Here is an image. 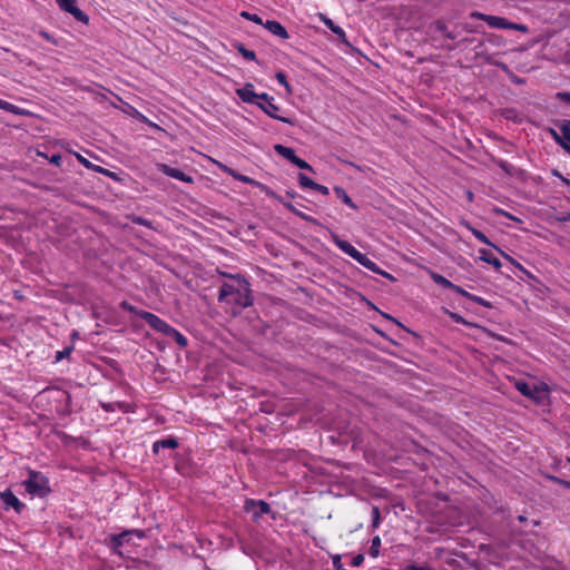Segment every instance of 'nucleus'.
Segmentation results:
<instances>
[{
	"label": "nucleus",
	"mask_w": 570,
	"mask_h": 570,
	"mask_svg": "<svg viewBox=\"0 0 570 570\" xmlns=\"http://www.w3.org/2000/svg\"><path fill=\"white\" fill-rule=\"evenodd\" d=\"M294 166H296L297 168L299 169H304V170H308L311 173H314V169L313 167L304 159L299 158V157H295V159L293 160L292 163Z\"/></svg>",
	"instance_id": "obj_39"
},
{
	"label": "nucleus",
	"mask_w": 570,
	"mask_h": 570,
	"mask_svg": "<svg viewBox=\"0 0 570 570\" xmlns=\"http://www.w3.org/2000/svg\"><path fill=\"white\" fill-rule=\"evenodd\" d=\"M235 92L243 102L257 106L258 108L259 105L274 101V97L267 92L256 94L252 82H246L242 88H237Z\"/></svg>",
	"instance_id": "obj_3"
},
{
	"label": "nucleus",
	"mask_w": 570,
	"mask_h": 570,
	"mask_svg": "<svg viewBox=\"0 0 570 570\" xmlns=\"http://www.w3.org/2000/svg\"><path fill=\"white\" fill-rule=\"evenodd\" d=\"M271 33L282 38V39H288L289 33L287 32L286 28L276 20H267L263 24Z\"/></svg>",
	"instance_id": "obj_17"
},
{
	"label": "nucleus",
	"mask_w": 570,
	"mask_h": 570,
	"mask_svg": "<svg viewBox=\"0 0 570 570\" xmlns=\"http://www.w3.org/2000/svg\"><path fill=\"white\" fill-rule=\"evenodd\" d=\"M78 161L83 165L86 168L90 169V168H94V164L91 161H89L87 158H85L83 156H81L80 154L76 153L75 154Z\"/></svg>",
	"instance_id": "obj_48"
},
{
	"label": "nucleus",
	"mask_w": 570,
	"mask_h": 570,
	"mask_svg": "<svg viewBox=\"0 0 570 570\" xmlns=\"http://www.w3.org/2000/svg\"><path fill=\"white\" fill-rule=\"evenodd\" d=\"M353 259H355L358 264H361L365 268L372 271L373 273H381L380 266L376 263H374L372 259H370L365 254L361 253L360 250Z\"/></svg>",
	"instance_id": "obj_22"
},
{
	"label": "nucleus",
	"mask_w": 570,
	"mask_h": 570,
	"mask_svg": "<svg viewBox=\"0 0 570 570\" xmlns=\"http://www.w3.org/2000/svg\"><path fill=\"white\" fill-rule=\"evenodd\" d=\"M0 109L11 112L13 115H20V116H24V115L29 114L27 110L21 109L18 106H16L11 102L4 101L2 99H0Z\"/></svg>",
	"instance_id": "obj_29"
},
{
	"label": "nucleus",
	"mask_w": 570,
	"mask_h": 570,
	"mask_svg": "<svg viewBox=\"0 0 570 570\" xmlns=\"http://www.w3.org/2000/svg\"><path fill=\"white\" fill-rule=\"evenodd\" d=\"M493 163L504 171V174H507L508 176H517L519 177L520 175H523L524 174V170L523 169H519V168H515L512 164L508 163L507 160L504 159H493Z\"/></svg>",
	"instance_id": "obj_20"
},
{
	"label": "nucleus",
	"mask_w": 570,
	"mask_h": 570,
	"mask_svg": "<svg viewBox=\"0 0 570 570\" xmlns=\"http://www.w3.org/2000/svg\"><path fill=\"white\" fill-rule=\"evenodd\" d=\"M470 17L472 19H478V20H482L484 22H487V19L489 17V14H485V13H482V12H479V11H473L470 13Z\"/></svg>",
	"instance_id": "obj_54"
},
{
	"label": "nucleus",
	"mask_w": 570,
	"mask_h": 570,
	"mask_svg": "<svg viewBox=\"0 0 570 570\" xmlns=\"http://www.w3.org/2000/svg\"><path fill=\"white\" fill-rule=\"evenodd\" d=\"M517 390L523 395L531 400L539 401L538 394L547 389L539 387L538 385L530 384L525 381H518L515 383Z\"/></svg>",
	"instance_id": "obj_12"
},
{
	"label": "nucleus",
	"mask_w": 570,
	"mask_h": 570,
	"mask_svg": "<svg viewBox=\"0 0 570 570\" xmlns=\"http://www.w3.org/2000/svg\"><path fill=\"white\" fill-rule=\"evenodd\" d=\"M322 21L334 35L337 36L342 43L348 45L346 33L340 26H337L332 19L327 18L326 16H322Z\"/></svg>",
	"instance_id": "obj_19"
},
{
	"label": "nucleus",
	"mask_w": 570,
	"mask_h": 570,
	"mask_svg": "<svg viewBox=\"0 0 570 570\" xmlns=\"http://www.w3.org/2000/svg\"><path fill=\"white\" fill-rule=\"evenodd\" d=\"M139 317L144 320L153 330L159 333H161L164 331V327H166V325L168 324L156 314L147 311H140Z\"/></svg>",
	"instance_id": "obj_13"
},
{
	"label": "nucleus",
	"mask_w": 570,
	"mask_h": 570,
	"mask_svg": "<svg viewBox=\"0 0 570 570\" xmlns=\"http://www.w3.org/2000/svg\"><path fill=\"white\" fill-rule=\"evenodd\" d=\"M56 3L62 11L70 13L77 21L88 23L89 17L77 7V0H56Z\"/></svg>",
	"instance_id": "obj_7"
},
{
	"label": "nucleus",
	"mask_w": 570,
	"mask_h": 570,
	"mask_svg": "<svg viewBox=\"0 0 570 570\" xmlns=\"http://www.w3.org/2000/svg\"><path fill=\"white\" fill-rule=\"evenodd\" d=\"M468 228L471 230L472 235L479 240L481 242L482 244H485L488 246H491L495 249V247H498L497 245H494L488 237L487 235L481 232L480 229H476L474 227H472L471 225L468 224Z\"/></svg>",
	"instance_id": "obj_30"
},
{
	"label": "nucleus",
	"mask_w": 570,
	"mask_h": 570,
	"mask_svg": "<svg viewBox=\"0 0 570 570\" xmlns=\"http://www.w3.org/2000/svg\"><path fill=\"white\" fill-rule=\"evenodd\" d=\"M546 479H547V480H550V481H552V482H554V483H557V484H559V485H560V483H561V482H562V480H563L562 478H559V476H557V475H552V474H547V475H546Z\"/></svg>",
	"instance_id": "obj_60"
},
{
	"label": "nucleus",
	"mask_w": 570,
	"mask_h": 570,
	"mask_svg": "<svg viewBox=\"0 0 570 570\" xmlns=\"http://www.w3.org/2000/svg\"><path fill=\"white\" fill-rule=\"evenodd\" d=\"M334 194L336 195V197L343 202L345 205H347L348 207H351L352 209H357L358 207L356 206V204L352 200V198L347 195L346 190L341 187V186H335L334 187Z\"/></svg>",
	"instance_id": "obj_26"
},
{
	"label": "nucleus",
	"mask_w": 570,
	"mask_h": 570,
	"mask_svg": "<svg viewBox=\"0 0 570 570\" xmlns=\"http://www.w3.org/2000/svg\"><path fill=\"white\" fill-rule=\"evenodd\" d=\"M375 332H376L380 336H382L383 338H385V340L390 341L392 344L397 345V343H396L394 340H392V338H391L386 333H384L383 331H381V330H379V328H375Z\"/></svg>",
	"instance_id": "obj_59"
},
{
	"label": "nucleus",
	"mask_w": 570,
	"mask_h": 570,
	"mask_svg": "<svg viewBox=\"0 0 570 570\" xmlns=\"http://www.w3.org/2000/svg\"><path fill=\"white\" fill-rule=\"evenodd\" d=\"M240 16L243 18L249 20V21H253V22L257 23V24H264L262 18L258 14H256V13H250V12H247V11H243L240 13Z\"/></svg>",
	"instance_id": "obj_42"
},
{
	"label": "nucleus",
	"mask_w": 570,
	"mask_h": 570,
	"mask_svg": "<svg viewBox=\"0 0 570 570\" xmlns=\"http://www.w3.org/2000/svg\"><path fill=\"white\" fill-rule=\"evenodd\" d=\"M313 190H316L323 195H328L330 190L326 186L324 185H321L315 181V187H313Z\"/></svg>",
	"instance_id": "obj_55"
},
{
	"label": "nucleus",
	"mask_w": 570,
	"mask_h": 570,
	"mask_svg": "<svg viewBox=\"0 0 570 570\" xmlns=\"http://www.w3.org/2000/svg\"><path fill=\"white\" fill-rule=\"evenodd\" d=\"M217 299L228 306V312L233 316H238L245 308L254 304L250 283L239 273L237 276H229V281L222 284Z\"/></svg>",
	"instance_id": "obj_1"
},
{
	"label": "nucleus",
	"mask_w": 570,
	"mask_h": 570,
	"mask_svg": "<svg viewBox=\"0 0 570 570\" xmlns=\"http://www.w3.org/2000/svg\"><path fill=\"white\" fill-rule=\"evenodd\" d=\"M73 345H69V346H66L62 351H58L56 353V356H55V362H60L62 361L63 358H67L70 356V354L72 353L73 351Z\"/></svg>",
	"instance_id": "obj_38"
},
{
	"label": "nucleus",
	"mask_w": 570,
	"mask_h": 570,
	"mask_svg": "<svg viewBox=\"0 0 570 570\" xmlns=\"http://www.w3.org/2000/svg\"><path fill=\"white\" fill-rule=\"evenodd\" d=\"M515 114L514 109H504L502 115L505 117V119H513V115Z\"/></svg>",
	"instance_id": "obj_61"
},
{
	"label": "nucleus",
	"mask_w": 570,
	"mask_h": 570,
	"mask_svg": "<svg viewBox=\"0 0 570 570\" xmlns=\"http://www.w3.org/2000/svg\"><path fill=\"white\" fill-rule=\"evenodd\" d=\"M433 27L436 31L441 32L443 36H445L448 31V27L443 20H435L433 22Z\"/></svg>",
	"instance_id": "obj_44"
},
{
	"label": "nucleus",
	"mask_w": 570,
	"mask_h": 570,
	"mask_svg": "<svg viewBox=\"0 0 570 570\" xmlns=\"http://www.w3.org/2000/svg\"><path fill=\"white\" fill-rule=\"evenodd\" d=\"M449 316L456 324H466V321L458 313L449 312Z\"/></svg>",
	"instance_id": "obj_51"
},
{
	"label": "nucleus",
	"mask_w": 570,
	"mask_h": 570,
	"mask_svg": "<svg viewBox=\"0 0 570 570\" xmlns=\"http://www.w3.org/2000/svg\"><path fill=\"white\" fill-rule=\"evenodd\" d=\"M120 308L125 312H128V313H131V314H135L137 316H139V313L141 309H138L136 306L131 305L129 302L127 301H122L120 304H119Z\"/></svg>",
	"instance_id": "obj_40"
},
{
	"label": "nucleus",
	"mask_w": 570,
	"mask_h": 570,
	"mask_svg": "<svg viewBox=\"0 0 570 570\" xmlns=\"http://www.w3.org/2000/svg\"><path fill=\"white\" fill-rule=\"evenodd\" d=\"M264 194L267 197L276 199L277 202H279L285 208H287L291 213H293L294 215H296L301 219H303L305 222H308V223H315L316 222L313 217H311V216L304 214L303 212L298 210L291 202H287L283 196L276 194L273 189H272V194H268V193H264Z\"/></svg>",
	"instance_id": "obj_8"
},
{
	"label": "nucleus",
	"mask_w": 570,
	"mask_h": 570,
	"mask_svg": "<svg viewBox=\"0 0 570 570\" xmlns=\"http://www.w3.org/2000/svg\"><path fill=\"white\" fill-rule=\"evenodd\" d=\"M61 161H62V157L60 154H53L50 158H49V163L57 166V167H60L61 166Z\"/></svg>",
	"instance_id": "obj_52"
},
{
	"label": "nucleus",
	"mask_w": 570,
	"mask_h": 570,
	"mask_svg": "<svg viewBox=\"0 0 570 570\" xmlns=\"http://www.w3.org/2000/svg\"><path fill=\"white\" fill-rule=\"evenodd\" d=\"M548 131L553 140L570 156V145L567 144L564 134L561 132V135H559L553 128H549Z\"/></svg>",
	"instance_id": "obj_27"
},
{
	"label": "nucleus",
	"mask_w": 570,
	"mask_h": 570,
	"mask_svg": "<svg viewBox=\"0 0 570 570\" xmlns=\"http://www.w3.org/2000/svg\"><path fill=\"white\" fill-rule=\"evenodd\" d=\"M274 150L276 151L277 155H279L281 157L285 158L291 164L293 163V160L296 157L295 150L293 148L284 146V145H281V144H276L274 146Z\"/></svg>",
	"instance_id": "obj_25"
},
{
	"label": "nucleus",
	"mask_w": 570,
	"mask_h": 570,
	"mask_svg": "<svg viewBox=\"0 0 570 570\" xmlns=\"http://www.w3.org/2000/svg\"><path fill=\"white\" fill-rule=\"evenodd\" d=\"M363 562H364V554L363 553H358V554H356L355 557L352 558L351 566L352 567H360Z\"/></svg>",
	"instance_id": "obj_50"
},
{
	"label": "nucleus",
	"mask_w": 570,
	"mask_h": 570,
	"mask_svg": "<svg viewBox=\"0 0 570 570\" xmlns=\"http://www.w3.org/2000/svg\"><path fill=\"white\" fill-rule=\"evenodd\" d=\"M100 174H102V175H105L106 177H109V178H111V179H114V180H116V181H119V180H120V178H119V176H118V174H117V173L111 171V170H109V169H107V168H105V170H100Z\"/></svg>",
	"instance_id": "obj_53"
},
{
	"label": "nucleus",
	"mask_w": 570,
	"mask_h": 570,
	"mask_svg": "<svg viewBox=\"0 0 570 570\" xmlns=\"http://www.w3.org/2000/svg\"><path fill=\"white\" fill-rule=\"evenodd\" d=\"M38 35L41 38L46 39L47 41L51 42L52 45L58 46V40L53 36H51L48 31L40 30Z\"/></svg>",
	"instance_id": "obj_45"
},
{
	"label": "nucleus",
	"mask_w": 570,
	"mask_h": 570,
	"mask_svg": "<svg viewBox=\"0 0 570 570\" xmlns=\"http://www.w3.org/2000/svg\"><path fill=\"white\" fill-rule=\"evenodd\" d=\"M259 109L273 119L279 120L291 126L295 125V120L293 118L284 117L277 114L281 110V108L279 106L275 105L274 101H268V104L259 105Z\"/></svg>",
	"instance_id": "obj_11"
},
{
	"label": "nucleus",
	"mask_w": 570,
	"mask_h": 570,
	"mask_svg": "<svg viewBox=\"0 0 570 570\" xmlns=\"http://www.w3.org/2000/svg\"><path fill=\"white\" fill-rule=\"evenodd\" d=\"M132 535V531H122L121 533H116L110 535V549L114 552L120 553L119 549L124 546L125 542L129 540V537Z\"/></svg>",
	"instance_id": "obj_16"
},
{
	"label": "nucleus",
	"mask_w": 570,
	"mask_h": 570,
	"mask_svg": "<svg viewBox=\"0 0 570 570\" xmlns=\"http://www.w3.org/2000/svg\"><path fill=\"white\" fill-rule=\"evenodd\" d=\"M0 499L4 503L6 510L12 508L17 513L20 514L26 509V504L22 503L9 489L0 492Z\"/></svg>",
	"instance_id": "obj_10"
},
{
	"label": "nucleus",
	"mask_w": 570,
	"mask_h": 570,
	"mask_svg": "<svg viewBox=\"0 0 570 570\" xmlns=\"http://www.w3.org/2000/svg\"><path fill=\"white\" fill-rule=\"evenodd\" d=\"M450 289H452L453 292L466 297L468 299H470L481 306L491 307L490 302L485 301L484 298H482L480 296H476L474 294L466 292L464 288H462L459 285H455L454 283H453V286L450 287Z\"/></svg>",
	"instance_id": "obj_18"
},
{
	"label": "nucleus",
	"mask_w": 570,
	"mask_h": 570,
	"mask_svg": "<svg viewBox=\"0 0 570 570\" xmlns=\"http://www.w3.org/2000/svg\"><path fill=\"white\" fill-rule=\"evenodd\" d=\"M380 272L381 273H377L379 275H382L383 277L390 279V281H395L394 276L385 271H383L381 267H380Z\"/></svg>",
	"instance_id": "obj_62"
},
{
	"label": "nucleus",
	"mask_w": 570,
	"mask_h": 570,
	"mask_svg": "<svg viewBox=\"0 0 570 570\" xmlns=\"http://www.w3.org/2000/svg\"><path fill=\"white\" fill-rule=\"evenodd\" d=\"M100 406L106 412H115L116 409L124 410L127 406V404L122 403V402H112V403L100 402Z\"/></svg>",
	"instance_id": "obj_35"
},
{
	"label": "nucleus",
	"mask_w": 570,
	"mask_h": 570,
	"mask_svg": "<svg viewBox=\"0 0 570 570\" xmlns=\"http://www.w3.org/2000/svg\"><path fill=\"white\" fill-rule=\"evenodd\" d=\"M405 570H432V568L429 566L409 564Z\"/></svg>",
	"instance_id": "obj_57"
},
{
	"label": "nucleus",
	"mask_w": 570,
	"mask_h": 570,
	"mask_svg": "<svg viewBox=\"0 0 570 570\" xmlns=\"http://www.w3.org/2000/svg\"><path fill=\"white\" fill-rule=\"evenodd\" d=\"M479 253L480 259L492 265L497 271L501 268V262L489 249L481 248Z\"/></svg>",
	"instance_id": "obj_24"
},
{
	"label": "nucleus",
	"mask_w": 570,
	"mask_h": 570,
	"mask_svg": "<svg viewBox=\"0 0 570 570\" xmlns=\"http://www.w3.org/2000/svg\"><path fill=\"white\" fill-rule=\"evenodd\" d=\"M380 548H381V539L379 535L374 537L371 542V547L368 550V554L372 558H376L380 554Z\"/></svg>",
	"instance_id": "obj_36"
},
{
	"label": "nucleus",
	"mask_w": 570,
	"mask_h": 570,
	"mask_svg": "<svg viewBox=\"0 0 570 570\" xmlns=\"http://www.w3.org/2000/svg\"><path fill=\"white\" fill-rule=\"evenodd\" d=\"M551 174H552L553 176H556V177H559V178L562 180V183H564L566 185H568V186L570 185V179H568V178L563 177V176L561 175V173H560L558 169H552V170H551Z\"/></svg>",
	"instance_id": "obj_58"
},
{
	"label": "nucleus",
	"mask_w": 570,
	"mask_h": 570,
	"mask_svg": "<svg viewBox=\"0 0 570 570\" xmlns=\"http://www.w3.org/2000/svg\"><path fill=\"white\" fill-rule=\"evenodd\" d=\"M297 179H298L299 186L303 188L313 189V187H315V181L313 179H311L309 177H307L303 173L298 174Z\"/></svg>",
	"instance_id": "obj_37"
},
{
	"label": "nucleus",
	"mask_w": 570,
	"mask_h": 570,
	"mask_svg": "<svg viewBox=\"0 0 570 570\" xmlns=\"http://www.w3.org/2000/svg\"><path fill=\"white\" fill-rule=\"evenodd\" d=\"M179 445L177 438L168 436L166 439L158 440L153 444V452L157 454L159 449H177Z\"/></svg>",
	"instance_id": "obj_21"
},
{
	"label": "nucleus",
	"mask_w": 570,
	"mask_h": 570,
	"mask_svg": "<svg viewBox=\"0 0 570 570\" xmlns=\"http://www.w3.org/2000/svg\"><path fill=\"white\" fill-rule=\"evenodd\" d=\"M554 125L559 128V130H566L567 128L570 130V120L568 119L556 120Z\"/></svg>",
	"instance_id": "obj_49"
},
{
	"label": "nucleus",
	"mask_w": 570,
	"mask_h": 570,
	"mask_svg": "<svg viewBox=\"0 0 570 570\" xmlns=\"http://www.w3.org/2000/svg\"><path fill=\"white\" fill-rule=\"evenodd\" d=\"M495 250L507 261H509L512 265H514L518 269L519 266H522L518 261H515L513 257L504 253L500 247H495Z\"/></svg>",
	"instance_id": "obj_43"
},
{
	"label": "nucleus",
	"mask_w": 570,
	"mask_h": 570,
	"mask_svg": "<svg viewBox=\"0 0 570 570\" xmlns=\"http://www.w3.org/2000/svg\"><path fill=\"white\" fill-rule=\"evenodd\" d=\"M487 23L491 28L511 29V30H517V31L523 32V33L529 32L528 26L522 24V23L512 22L503 17L489 14V17L487 19Z\"/></svg>",
	"instance_id": "obj_5"
},
{
	"label": "nucleus",
	"mask_w": 570,
	"mask_h": 570,
	"mask_svg": "<svg viewBox=\"0 0 570 570\" xmlns=\"http://www.w3.org/2000/svg\"><path fill=\"white\" fill-rule=\"evenodd\" d=\"M497 213L500 215H503L504 217H507L509 219L521 223V219H519L518 217L513 216L512 214L505 212L504 209H497Z\"/></svg>",
	"instance_id": "obj_56"
},
{
	"label": "nucleus",
	"mask_w": 570,
	"mask_h": 570,
	"mask_svg": "<svg viewBox=\"0 0 570 570\" xmlns=\"http://www.w3.org/2000/svg\"><path fill=\"white\" fill-rule=\"evenodd\" d=\"M487 62L492 65V66H495V67L500 68L503 71H509L508 65L502 62V61H497V60H492V59L488 58Z\"/></svg>",
	"instance_id": "obj_47"
},
{
	"label": "nucleus",
	"mask_w": 570,
	"mask_h": 570,
	"mask_svg": "<svg viewBox=\"0 0 570 570\" xmlns=\"http://www.w3.org/2000/svg\"><path fill=\"white\" fill-rule=\"evenodd\" d=\"M430 276L435 284H438L444 288L450 289V287L453 286V283L451 281H449L446 277H444L443 275H441L439 273L431 272Z\"/></svg>",
	"instance_id": "obj_31"
},
{
	"label": "nucleus",
	"mask_w": 570,
	"mask_h": 570,
	"mask_svg": "<svg viewBox=\"0 0 570 570\" xmlns=\"http://www.w3.org/2000/svg\"><path fill=\"white\" fill-rule=\"evenodd\" d=\"M220 168L223 169V171L227 173L228 175H230L234 179L238 180V181H242L244 184H247V185H250L253 187H256L258 188L262 193H268V194H272V188H269L267 185L261 183V181H257L248 176H245L225 165H220Z\"/></svg>",
	"instance_id": "obj_6"
},
{
	"label": "nucleus",
	"mask_w": 570,
	"mask_h": 570,
	"mask_svg": "<svg viewBox=\"0 0 570 570\" xmlns=\"http://www.w3.org/2000/svg\"><path fill=\"white\" fill-rule=\"evenodd\" d=\"M380 313H381V315H382L384 318H386V320H390V321L394 322V323H395L397 326H400L403 331H405V332L410 333V334H411V335H413L415 338H420V335H419L416 332H414V331H412V330L407 328L406 326H404L401 322H399L396 318H394V317H393V316H391L390 314L384 313V312H380Z\"/></svg>",
	"instance_id": "obj_34"
},
{
	"label": "nucleus",
	"mask_w": 570,
	"mask_h": 570,
	"mask_svg": "<svg viewBox=\"0 0 570 570\" xmlns=\"http://www.w3.org/2000/svg\"><path fill=\"white\" fill-rule=\"evenodd\" d=\"M557 99L570 106V92L559 91L556 95Z\"/></svg>",
	"instance_id": "obj_46"
},
{
	"label": "nucleus",
	"mask_w": 570,
	"mask_h": 570,
	"mask_svg": "<svg viewBox=\"0 0 570 570\" xmlns=\"http://www.w3.org/2000/svg\"><path fill=\"white\" fill-rule=\"evenodd\" d=\"M275 78L276 80L282 85L284 86L286 92L288 95H292L293 94V89H292V86L288 83L287 81V77L285 75L284 71H277L276 75H275Z\"/></svg>",
	"instance_id": "obj_33"
},
{
	"label": "nucleus",
	"mask_w": 570,
	"mask_h": 570,
	"mask_svg": "<svg viewBox=\"0 0 570 570\" xmlns=\"http://www.w3.org/2000/svg\"><path fill=\"white\" fill-rule=\"evenodd\" d=\"M156 167L159 173L168 177L178 179L184 183H193V178L178 168L170 167L169 165L163 163H158Z\"/></svg>",
	"instance_id": "obj_9"
},
{
	"label": "nucleus",
	"mask_w": 570,
	"mask_h": 570,
	"mask_svg": "<svg viewBox=\"0 0 570 570\" xmlns=\"http://www.w3.org/2000/svg\"><path fill=\"white\" fill-rule=\"evenodd\" d=\"M562 134H564V138L567 139V144L570 145V130L567 128L566 130H560Z\"/></svg>",
	"instance_id": "obj_64"
},
{
	"label": "nucleus",
	"mask_w": 570,
	"mask_h": 570,
	"mask_svg": "<svg viewBox=\"0 0 570 570\" xmlns=\"http://www.w3.org/2000/svg\"><path fill=\"white\" fill-rule=\"evenodd\" d=\"M129 220L135 224V225H138V226H145L147 228H154L153 227V222L142 217V216H138L136 214H131L128 216Z\"/></svg>",
	"instance_id": "obj_32"
},
{
	"label": "nucleus",
	"mask_w": 570,
	"mask_h": 570,
	"mask_svg": "<svg viewBox=\"0 0 570 570\" xmlns=\"http://www.w3.org/2000/svg\"><path fill=\"white\" fill-rule=\"evenodd\" d=\"M519 271L522 273V275L519 276V278L523 282H528L530 286L535 287V285H541V282L538 277H535L533 274H531L528 269H525L523 266H519Z\"/></svg>",
	"instance_id": "obj_28"
},
{
	"label": "nucleus",
	"mask_w": 570,
	"mask_h": 570,
	"mask_svg": "<svg viewBox=\"0 0 570 570\" xmlns=\"http://www.w3.org/2000/svg\"><path fill=\"white\" fill-rule=\"evenodd\" d=\"M27 473L28 478L21 484L30 495L43 499L52 492L49 479L42 472L28 469Z\"/></svg>",
	"instance_id": "obj_2"
},
{
	"label": "nucleus",
	"mask_w": 570,
	"mask_h": 570,
	"mask_svg": "<svg viewBox=\"0 0 570 570\" xmlns=\"http://www.w3.org/2000/svg\"><path fill=\"white\" fill-rule=\"evenodd\" d=\"M444 37L448 39L454 40V39H456L458 35L454 33L453 31L448 30Z\"/></svg>",
	"instance_id": "obj_63"
},
{
	"label": "nucleus",
	"mask_w": 570,
	"mask_h": 570,
	"mask_svg": "<svg viewBox=\"0 0 570 570\" xmlns=\"http://www.w3.org/2000/svg\"><path fill=\"white\" fill-rule=\"evenodd\" d=\"M380 522H381V512H380L379 507L374 505L372 508V527L379 528Z\"/></svg>",
	"instance_id": "obj_41"
},
{
	"label": "nucleus",
	"mask_w": 570,
	"mask_h": 570,
	"mask_svg": "<svg viewBox=\"0 0 570 570\" xmlns=\"http://www.w3.org/2000/svg\"><path fill=\"white\" fill-rule=\"evenodd\" d=\"M331 238L333 243L346 255L354 258L358 250L350 244L347 240L342 239L336 233H331Z\"/></svg>",
	"instance_id": "obj_14"
},
{
	"label": "nucleus",
	"mask_w": 570,
	"mask_h": 570,
	"mask_svg": "<svg viewBox=\"0 0 570 570\" xmlns=\"http://www.w3.org/2000/svg\"><path fill=\"white\" fill-rule=\"evenodd\" d=\"M165 336L173 338L181 348L188 345V340L179 331L167 324L161 332Z\"/></svg>",
	"instance_id": "obj_15"
},
{
	"label": "nucleus",
	"mask_w": 570,
	"mask_h": 570,
	"mask_svg": "<svg viewBox=\"0 0 570 570\" xmlns=\"http://www.w3.org/2000/svg\"><path fill=\"white\" fill-rule=\"evenodd\" d=\"M233 47H234V49H236L238 51L239 55H242V57L244 59L249 60V61H256L257 63H259L255 51L247 49L244 43H242L239 41H235V42H233Z\"/></svg>",
	"instance_id": "obj_23"
},
{
	"label": "nucleus",
	"mask_w": 570,
	"mask_h": 570,
	"mask_svg": "<svg viewBox=\"0 0 570 570\" xmlns=\"http://www.w3.org/2000/svg\"><path fill=\"white\" fill-rule=\"evenodd\" d=\"M244 510L252 513L253 521H258L263 514L272 513L269 503L264 500L246 499Z\"/></svg>",
	"instance_id": "obj_4"
}]
</instances>
